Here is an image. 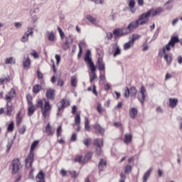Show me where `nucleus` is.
Returning a JSON list of instances; mask_svg holds the SVG:
<instances>
[{
  "mask_svg": "<svg viewBox=\"0 0 182 182\" xmlns=\"http://www.w3.org/2000/svg\"><path fill=\"white\" fill-rule=\"evenodd\" d=\"M179 42L180 40L178 36H171L169 42L162 49H159V56H160V58H163V55H164V58L168 65H171V62H173V57L166 53V50L167 52H170V50H171V48H174L176 46V43H178Z\"/></svg>",
  "mask_w": 182,
  "mask_h": 182,
  "instance_id": "f257e3e1",
  "label": "nucleus"
},
{
  "mask_svg": "<svg viewBox=\"0 0 182 182\" xmlns=\"http://www.w3.org/2000/svg\"><path fill=\"white\" fill-rule=\"evenodd\" d=\"M140 26V24L137 20L132 21L127 27L121 28H115L113 31V35L114 36V39H117L118 38H122V36H126V35H129L133 32L135 29Z\"/></svg>",
  "mask_w": 182,
  "mask_h": 182,
  "instance_id": "f03ea898",
  "label": "nucleus"
},
{
  "mask_svg": "<svg viewBox=\"0 0 182 182\" xmlns=\"http://www.w3.org/2000/svg\"><path fill=\"white\" fill-rule=\"evenodd\" d=\"M91 55L92 53H90V50H87L84 60L87 65H89V68L91 70V73H89L90 83H93V81L97 79V75H96V66H95V63L92 61Z\"/></svg>",
  "mask_w": 182,
  "mask_h": 182,
  "instance_id": "7ed1b4c3",
  "label": "nucleus"
},
{
  "mask_svg": "<svg viewBox=\"0 0 182 182\" xmlns=\"http://www.w3.org/2000/svg\"><path fill=\"white\" fill-rule=\"evenodd\" d=\"M36 106V107H41L42 116L44 119L49 117V113H50V110H52V105H50L49 101H46L43 106V102L42 100H39Z\"/></svg>",
  "mask_w": 182,
  "mask_h": 182,
  "instance_id": "20e7f679",
  "label": "nucleus"
},
{
  "mask_svg": "<svg viewBox=\"0 0 182 182\" xmlns=\"http://www.w3.org/2000/svg\"><path fill=\"white\" fill-rule=\"evenodd\" d=\"M38 144H39V141H34L31 146L29 154L27 156V158L25 160L26 168H31V167H32V164L33 163V160L35 159L33 150H35V148L36 146H38Z\"/></svg>",
  "mask_w": 182,
  "mask_h": 182,
  "instance_id": "39448f33",
  "label": "nucleus"
},
{
  "mask_svg": "<svg viewBox=\"0 0 182 182\" xmlns=\"http://www.w3.org/2000/svg\"><path fill=\"white\" fill-rule=\"evenodd\" d=\"M150 16H151V11H147L146 13H143L139 16L136 21L139 23V25L141 26L143 25H146L149 23V21H150Z\"/></svg>",
  "mask_w": 182,
  "mask_h": 182,
  "instance_id": "423d86ee",
  "label": "nucleus"
},
{
  "mask_svg": "<svg viewBox=\"0 0 182 182\" xmlns=\"http://www.w3.org/2000/svg\"><path fill=\"white\" fill-rule=\"evenodd\" d=\"M26 100L28 105V116L31 117V116H33V113L36 111V107L33 105L32 95L30 94L26 95Z\"/></svg>",
  "mask_w": 182,
  "mask_h": 182,
  "instance_id": "0eeeda50",
  "label": "nucleus"
},
{
  "mask_svg": "<svg viewBox=\"0 0 182 182\" xmlns=\"http://www.w3.org/2000/svg\"><path fill=\"white\" fill-rule=\"evenodd\" d=\"M11 167V173L12 174H16L18 171L21 169V161H19V159H15L12 161L11 164L10 166Z\"/></svg>",
  "mask_w": 182,
  "mask_h": 182,
  "instance_id": "6e6552de",
  "label": "nucleus"
},
{
  "mask_svg": "<svg viewBox=\"0 0 182 182\" xmlns=\"http://www.w3.org/2000/svg\"><path fill=\"white\" fill-rule=\"evenodd\" d=\"M70 103L69 102V100L63 99L61 100L58 104V116H60V112L65 109V107H68V106H70Z\"/></svg>",
  "mask_w": 182,
  "mask_h": 182,
  "instance_id": "1a4fd4ad",
  "label": "nucleus"
},
{
  "mask_svg": "<svg viewBox=\"0 0 182 182\" xmlns=\"http://www.w3.org/2000/svg\"><path fill=\"white\" fill-rule=\"evenodd\" d=\"M73 43V36L70 34L68 36L65 37V42L63 44V49L64 50H68L70 48V43Z\"/></svg>",
  "mask_w": 182,
  "mask_h": 182,
  "instance_id": "9d476101",
  "label": "nucleus"
},
{
  "mask_svg": "<svg viewBox=\"0 0 182 182\" xmlns=\"http://www.w3.org/2000/svg\"><path fill=\"white\" fill-rule=\"evenodd\" d=\"M146 87H144V85H141L139 91V93L141 95V97H138V100L141 105H144V101L146 100Z\"/></svg>",
  "mask_w": 182,
  "mask_h": 182,
  "instance_id": "9b49d317",
  "label": "nucleus"
},
{
  "mask_svg": "<svg viewBox=\"0 0 182 182\" xmlns=\"http://www.w3.org/2000/svg\"><path fill=\"white\" fill-rule=\"evenodd\" d=\"M48 100H55V90L49 88L46 92Z\"/></svg>",
  "mask_w": 182,
  "mask_h": 182,
  "instance_id": "f8f14e48",
  "label": "nucleus"
},
{
  "mask_svg": "<svg viewBox=\"0 0 182 182\" xmlns=\"http://www.w3.org/2000/svg\"><path fill=\"white\" fill-rule=\"evenodd\" d=\"M113 56L114 58H116V56H119V55H122V50L120 49V46L116 43L113 46Z\"/></svg>",
  "mask_w": 182,
  "mask_h": 182,
  "instance_id": "ddd939ff",
  "label": "nucleus"
},
{
  "mask_svg": "<svg viewBox=\"0 0 182 182\" xmlns=\"http://www.w3.org/2000/svg\"><path fill=\"white\" fill-rule=\"evenodd\" d=\"M93 128L95 130H96V132H97V133H99V134H101V136H105V128L102 127L100 124L97 123L93 125Z\"/></svg>",
  "mask_w": 182,
  "mask_h": 182,
  "instance_id": "4468645a",
  "label": "nucleus"
},
{
  "mask_svg": "<svg viewBox=\"0 0 182 182\" xmlns=\"http://www.w3.org/2000/svg\"><path fill=\"white\" fill-rule=\"evenodd\" d=\"M15 95H16L15 89L12 88L9 91V95H6V100L7 102H12V99H14V97H15Z\"/></svg>",
  "mask_w": 182,
  "mask_h": 182,
  "instance_id": "2eb2a0df",
  "label": "nucleus"
},
{
  "mask_svg": "<svg viewBox=\"0 0 182 182\" xmlns=\"http://www.w3.org/2000/svg\"><path fill=\"white\" fill-rule=\"evenodd\" d=\"M37 182H45V173L43 171H40L36 176Z\"/></svg>",
  "mask_w": 182,
  "mask_h": 182,
  "instance_id": "dca6fc26",
  "label": "nucleus"
},
{
  "mask_svg": "<svg viewBox=\"0 0 182 182\" xmlns=\"http://www.w3.org/2000/svg\"><path fill=\"white\" fill-rule=\"evenodd\" d=\"M106 167H107L106 161H105L104 159H100L98 164L99 171L100 172L105 171V170H106Z\"/></svg>",
  "mask_w": 182,
  "mask_h": 182,
  "instance_id": "f3484780",
  "label": "nucleus"
},
{
  "mask_svg": "<svg viewBox=\"0 0 182 182\" xmlns=\"http://www.w3.org/2000/svg\"><path fill=\"white\" fill-rule=\"evenodd\" d=\"M86 19L87 21H89V22L92 23V25H95V26H97V25L99 24V21H97V19H96V18L93 17V16L87 15L86 16Z\"/></svg>",
  "mask_w": 182,
  "mask_h": 182,
  "instance_id": "a211bd4d",
  "label": "nucleus"
},
{
  "mask_svg": "<svg viewBox=\"0 0 182 182\" xmlns=\"http://www.w3.org/2000/svg\"><path fill=\"white\" fill-rule=\"evenodd\" d=\"M151 171H153V167L149 168L144 174L142 182H147L149 180V177L151 174Z\"/></svg>",
  "mask_w": 182,
  "mask_h": 182,
  "instance_id": "6ab92c4d",
  "label": "nucleus"
},
{
  "mask_svg": "<svg viewBox=\"0 0 182 182\" xmlns=\"http://www.w3.org/2000/svg\"><path fill=\"white\" fill-rule=\"evenodd\" d=\"M149 11H151V16H157V15H160V14L163 12V9L161 7H159L158 9H156L155 10L154 9H151Z\"/></svg>",
  "mask_w": 182,
  "mask_h": 182,
  "instance_id": "aec40b11",
  "label": "nucleus"
},
{
  "mask_svg": "<svg viewBox=\"0 0 182 182\" xmlns=\"http://www.w3.org/2000/svg\"><path fill=\"white\" fill-rule=\"evenodd\" d=\"M137 113H139V112L137 111V108L135 107H132L131 109H129V117H131V119H136V116H137Z\"/></svg>",
  "mask_w": 182,
  "mask_h": 182,
  "instance_id": "412c9836",
  "label": "nucleus"
},
{
  "mask_svg": "<svg viewBox=\"0 0 182 182\" xmlns=\"http://www.w3.org/2000/svg\"><path fill=\"white\" fill-rule=\"evenodd\" d=\"M132 140H133V136L130 134H125L124 143H125V144H130V143H132Z\"/></svg>",
  "mask_w": 182,
  "mask_h": 182,
  "instance_id": "4be33fe9",
  "label": "nucleus"
},
{
  "mask_svg": "<svg viewBox=\"0 0 182 182\" xmlns=\"http://www.w3.org/2000/svg\"><path fill=\"white\" fill-rule=\"evenodd\" d=\"M135 6H136V1H134V0H130L129 2V8L132 14H134V12H136V9L134 8Z\"/></svg>",
  "mask_w": 182,
  "mask_h": 182,
  "instance_id": "5701e85b",
  "label": "nucleus"
},
{
  "mask_svg": "<svg viewBox=\"0 0 182 182\" xmlns=\"http://www.w3.org/2000/svg\"><path fill=\"white\" fill-rule=\"evenodd\" d=\"M97 65H98V70H105L106 68L105 67V63H103V59L99 58L97 60Z\"/></svg>",
  "mask_w": 182,
  "mask_h": 182,
  "instance_id": "b1692460",
  "label": "nucleus"
},
{
  "mask_svg": "<svg viewBox=\"0 0 182 182\" xmlns=\"http://www.w3.org/2000/svg\"><path fill=\"white\" fill-rule=\"evenodd\" d=\"M23 68H31V58H29V56H28L26 58L25 57L23 58Z\"/></svg>",
  "mask_w": 182,
  "mask_h": 182,
  "instance_id": "393cba45",
  "label": "nucleus"
},
{
  "mask_svg": "<svg viewBox=\"0 0 182 182\" xmlns=\"http://www.w3.org/2000/svg\"><path fill=\"white\" fill-rule=\"evenodd\" d=\"M93 145L95 146V147H102L103 146V139H94Z\"/></svg>",
  "mask_w": 182,
  "mask_h": 182,
  "instance_id": "a878e982",
  "label": "nucleus"
},
{
  "mask_svg": "<svg viewBox=\"0 0 182 182\" xmlns=\"http://www.w3.org/2000/svg\"><path fill=\"white\" fill-rule=\"evenodd\" d=\"M6 107H7V116H11L12 113V101H7L6 103Z\"/></svg>",
  "mask_w": 182,
  "mask_h": 182,
  "instance_id": "bb28decb",
  "label": "nucleus"
},
{
  "mask_svg": "<svg viewBox=\"0 0 182 182\" xmlns=\"http://www.w3.org/2000/svg\"><path fill=\"white\" fill-rule=\"evenodd\" d=\"M174 2V0H168L164 6H166V11H171L173 9V4Z\"/></svg>",
  "mask_w": 182,
  "mask_h": 182,
  "instance_id": "cd10ccee",
  "label": "nucleus"
},
{
  "mask_svg": "<svg viewBox=\"0 0 182 182\" xmlns=\"http://www.w3.org/2000/svg\"><path fill=\"white\" fill-rule=\"evenodd\" d=\"M70 85L72 87H76V86H77V77L76 75H73L71 77Z\"/></svg>",
  "mask_w": 182,
  "mask_h": 182,
  "instance_id": "c85d7f7f",
  "label": "nucleus"
},
{
  "mask_svg": "<svg viewBox=\"0 0 182 182\" xmlns=\"http://www.w3.org/2000/svg\"><path fill=\"white\" fill-rule=\"evenodd\" d=\"M42 90V85L39 84H36L33 87V93H35V95H38L39 92Z\"/></svg>",
  "mask_w": 182,
  "mask_h": 182,
  "instance_id": "c756f323",
  "label": "nucleus"
},
{
  "mask_svg": "<svg viewBox=\"0 0 182 182\" xmlns=\"http://www.w3.org/2000/svg\"><path fill=\"white\" fill-rule=\"evenodd\" d=\"M178 103V100L176 98L169 99V107H176Z\"/></svg>",
  "mask_w": 182,
  "mask_h": 182,
  "instance_id": "7c9ffc66",
  "label": "nucleus"
},
{
  "mask_svg": "<svg viewBox=\"0 0 182 182\" xmlns=\"http://www.w3.org/2000/svg\"><path fill=\"white\" fill-rule=\"evenodd\" d=\"M129 96H132V97H136V96H137V89H136L135 87H131Z\"/></svg>",
  "mask_w": 182,
  "mask_h": 182,
  "instance_id": "2f4dec72",
  "label": "nucleus"
},
{
  "mask_svg": "<svg viewBox=\"0 0 182 182\" xmlns=\"http://www.w3.org/2000/svg\"><path fill=\"white\" fill-rule=\"evenodd\" d=\"M133 45H134V43L131 40L129 42L125 43L124 44V50H129V49H130V48L133 46Z\"/></svg>",
  "mask_w": 182,
  "mask_h": 182,
  "instance_id": "473e14b6",
  "label": "nucleus"
},
{
  "mask_svg": "<svg viewBox=\"0 0 182 182\" xmlns=\"http://www.w3.org/2000/svg\"><path fill=\"white\" fill-rule=\"evenodd\" d=\"M15 63H16V61L15 60L14 57L8 58L5 60L6 65H12V64L15 65Z\"/></svg>",
  "mask_w": 182,
  "mask_h": 182,
  "instance_id": "72a5a7b5",
  "label": "nucleus"
},
{
  "mask_svg": "<svg viewBox=\"0 0 182 182\" xmlns=\"http://www.w3.org/2000/svg\"><path fill=\"white\" fill-rule=\"evenodd\" d=\"M45 133H48V136H53V132H52V129H50V124L48 123L47 126L46 127Z\"/></svg>",
  "mask_w": 182,
  "mask_h": 182,
  "instance_id": "f704fd0d",
  "label": "nucleus"
},
{
  "mask_svg": "<svg viewBox=\"0 0 182 182\" xmlns=\"http://www.w3.org/2000/svg\"><path fill=\"white\" fill-rule=\"evenodd\" d=\"M48 38L50 42H53L55 41V33H53V31L47 32Z\"/></svg>",
  "mask_w": 182,
  "mask_h": 182,
  "instance_id": "c9c22d12",
  "label": "nucleus"
},
{
  "mask_svg": "<svg viewBox=\"0 0 182 182\" xmlns=\"http://www.w3.org/2000/svg\"><path fill=\"white\" fill-rule=\"evenodd\" d=\"M22 123V117H21V112L17 113L16 115V124L19 126Z\"/></svg>",
  "mask_w": 182,
  "mask_h": 182,
  "instance_id": "e433bc0d",
  "label": "nucleus"
},
{
  "mask_svg": "<svg viewBox=\"0 0 182 182\" xmlns=\"http://www.w3.org/2000/svg\"><path fill=\"white\" fill-rule=\"evenodd\" d=\"M93 156V153L88 152L84 157L85 161H89V160H92V157Z\"/></svg>",
  "mask_w": 182,
  "mask_h": 182,
  "instance_id": "4c0bfd02",
  "label": "nucleus"
},
{
  "mask_svg": "<svg viewBox=\"0 0 182 182\" xmlns=\"http://www.w3.org/2000/svg\"><path fill=\"white\" fill-rule=\"evenodd\" d=\"M28 41H29V34H28V33H25L21 38V42L25 43L26 42H28Z\"/></svg>",
  "mask_w": 182,
  "mask_h": 182,
  "instance_id": "58836bf2",
  "label": "nucleus"
},
{
  "mask_svg": "<svg viewBox=\"0 0 182 182\" xmlns=\"http://www.w3.org/2000/svg\"><path fill=\"white\" fill-rule=\"evenodd\" d=\"M75 123L76 126H80V114H77L75 118Z\"/></svg>",
  "mask_w": 182,
  "mask_h": 182,
  "instance_id": "ea45409f",
  "label": "nucleus"
},
{
  "mask_svg": "<svg viewBox=\"0 0 182 182\" xmlns=\"http://www.w3.org/2000/svg\"><path fill=\"white\" fill-rule=\"evenodd\" d=\"M15 127V124L13 121L10 122L7 127V132H14V127Z\"/></svg>",
  "mask_w": 182,
  "mask_h": 182,
  "instance_id": "a19ab883",
  "label": "nucleus"
},
{
  "mask_svg": "<svg viewBox=\"0 0 182 182\" xmlns=\"http://www.w3.org/2000/svg\"><path fill=\"white\" fill-rule=\"evenodd\" d=\"M85 132H90V126H89V119H86L85 122Z\"/></svg>",
  "mask_w": 182,
  "mask_h": 182,
  "instance_id": "79ce46f5",
  "label": "nucleus"
},
{
  "mask_svg": "<svg viewBox=\"0 0 182 182\" xmlns=\"http://www.w3.org/2000/svg\"><path fill=\"white\" fill-rule=\"evenodd\" d=\"M69 174H70L73 178H77V176H79L76 171H70Z\"/></svg>",
  "mask_w": 182,
  "mask_h": 182,
  "instance_id": "37998d69",
  "label": "nucleus"
},
{
  "mask_svg": "<svg viewBox=\"0 0 182 182\" xmlns=\"http://www.w3.org/2000/svg\"><path fill=\"white\" fill-rule=\"evenodd\" d=\"M124 173L126 174H129V173H132V165H127L125 166Z\"/></svg>",
  "mask_w": 182,
  "mask_h": 182,
  "instance_id": "c03bdc74",
  "label": "nucleus"
},
{
  "mask_svg": "<svg viewBox=\"0 0 182 182\" xmlns=\"http://www.w3.org/2000/svg\"><path fill=\"white\" fill-rule=\"evenodd\" d=\"M12 144H14V141H10L8 142L6 145V153H9V151L11 150V147H12Z\"/></svg>",
  "mask_w": 182,
  "mask_h": 182,
  "instance_id": "a18cd8bd",
  "label": "nucleus"
},
{
  "mask_svg": "<svg viewBox=\"0 0 182 182\" xmlns=\"http://www.w3.org/2000/svg\"><path fill=\"white\" fill-rule=\"evenodd\" d=\"M58 31L60 34V39H64L65 38V33H63V31H62V28L60 27H58Z\"/></svg>",
  "mask_w": 182,
  "mask_h": 182,
  "instance_id": "49530a36",
  "label": "nucleus"
},
{
  "mask_svg": "<svg viewBox=\"0 0 182 182\" xmlns=\"http://www.w3.org/2000/svg\"><path fill=\"white\" fill-rule=\"evenodd\" d=\"M92 141L91 139H85L83 141V144L86 146V147H89V145L90 144V142Z\"/></svg>",
  "mask_w": 182,
  "mask_h": 182,
  "instance_id": "de8ad7c7",
  "label": "nucleus"
},
{
  "mask_svg": "<svg viewBox=\"0 0 182 182\" xmlns=\"http://www.w3.org/2000/svg\"><path fill=\"white\" fill-rule=\"evenodd\" d=\"M105 38L106 39H107V41H112V39H113V33L110 32H107Z\"/></svg>",
  "mask_w": 182,
  "mask_h": 182,
  "instance_id": "09e8293b",
  "label": "nucleus"
},
{
  "mask_svg": "<svg viewBox=\"0 0 182 182\" xmlns=\"http://www.w3.org/2000/svg\"><path fill=\"white\" fill-rule=\"evenodd\" d=\"M27 33L29 36H32L33 35V28L28 27L27 28Z\"/></svg>",
  "mask_w": 182,
  "mask_h": 182,
  "instance_id": "8fccbe9b",
  "label": "nucleus"
},
{
  "mask_svg": "<svg viewBox=\"0 0 182 182\" xmlns=\"http://www.w3.org/2000/svg\"><path fill=\"white\" fill-rule=\"evenodd\" d=\"M62 136V126L60 125L57 129V137Z\"/></svg>",
  "mask_w": 182,
  "mask_h": 182,
  "instance_id": "3c124183",
  "label": "nucleus"
},
{
  "mask_svg": "<svg viewBox=\"0 0 182 182\" xmlns=\"http://www.w3.org/2000/svg\"><path fill=\"white\" fill-rule=\"evenodd\" d=\"M139 38H140V36H139L137 34H133L132 36L131 41L134 43V41H137V39H139Z\"/></svg>",
  "mask_w": 182,
  "mask_h": 182,
  "instance_id": "603ef678",
  "label": "nucleus"
},
{
  "mask_svg": "<svg viewBox=\"0 0 182 182\" xmlns=\"http://www.w3.org/2000/svg\"><path fill=\"white\" fill-rule=\"evenodd\" d=\"M129 96H130V89H129V87H126L124 97H129Z\"/></svg>",
  "mask_w": 182,
  "mask_h": 182,
  "instance_id": "864d4df0",
  "label": "nucleus"
},
{
  "mask_svg": "<svg viewBox=\"0 0 182 182\" xmlns=\"http://www.w3.org/2000/svg\"><path fill=\"white\" fill-rule=\"evenodd\" d=\"M26 132V126H23L19 130H18V133H20V134H25V132Z\"/></svg>",
  "mask_w": 182,
  "mask_h": 182,
  "instance_id": "5fc2aeb1",
  "label": "nucleus"
},
{
  "mask_svg": "<svg viewBox=\"0 0 182 182\" xmlns=\"http://www.w3.org/2000/svg\"><path fill=\"white\" fill-rule=\"evenodd\" d=\"M97 112H98V113H102L103 112V108H102V104L100 103L97 104Z\"/></svg>",
  "mask_w": 182,
  "mask_h": 182,
  "instance_id": "6e6d98bb",
  "label": "nucleus"
},
{
  "mask_svg": "<svg viewBox=\"0 0 182 182\" xmlns=\"http://www.w3.org/2000/svg\"><path fill=\"white\" fill-rule=\"evenodd\" d=\"M82 156H75L74 161H75V163H80V161H82Z\"/></svg>",
  "mask_w": 182,
  "mask_h": 182,
  "instance_id": "4d7b16f0",
  "label": "nucleus"
},
{
  "mask_svg": "<svg viewBox=\"0 0 182 182\" xmlns=\"http://www.w3.org/2000/svg\"><path fill=\"white\" fill-rule=\"evenodd\" d=\"M31 56H33V58L35 59H38V58H39V54H38V53L36 52V50H33L31 53Z\"/></svg>",
  "mask_w": 182,
  "mask_h": 182,
  "instance_id": "13d9d810",
  "label": "nucleus"
},
{
  "mask_svg": "<svg viewBox=\"0 0 182 182\" xmlns=\"http://www.w3.org/2000/svg\"><path fill=\"white\" fill-rule=\"evenodd\" d=\"M77 139V136L76 135V133H73L70 138V141H76Z\"/></svg>",
  "mask_w": 182,
  "mask_h": 182,
  "instance_id": "bf43d9fd",
  "label": "nucleus"
},
{
  "mask_svg": "<svg viewBox=\"0 0 182 182\" xmlns=\"http://www.w3.org/2000/svg\"><path fill=\"white\" fill-rule=\"evenodd\" d=\"M114 127H121V130H123V125L121 122H114Z\"/></svg>",
  "mask_w": 182,
  "mask_h": 182,
  "instance_id": "052dcab7",
  "label": "nucleus"
},
{
  "mask_svg": "<svg viewBox=\"0 0 182 182\" xmlns=\"http://www.w3.org/2000/svg\"><path fill=\"white\" fill-rule=\"evenodd\" d=\"M37 77L38 79H43V74L39 70H37Z\"/></svg>",
  "mask_w": 182,
  "mask_h": 182,
  "instance_id": "680f3d73",
  "label": "nucleus"
},
{
  "mask_svg": "<svg viewBox=\"0 0 182 182\" xmlns=\"http://www.w3.org/2000/svg\"><path fill=\"white\" fill-rule=\"evenodd\" d=\"M95 151L97 156H100L102 154V147H97Z\"/></svg>",
  "mask_w": 182,
  "mask_h": 182,
  "instance_id": "e2e57ef3",
  "label": "nucleus"
},
{
  "mask_svg": "<svg viewBox=\"0 0 182 182\" xmlns=\"http://www.w3.org/2000/svg\"><path fill=\"white\" fill-rule=\"evenodd\" d=\"M14 26L17 29H19V28H22V23H19V22H16V23H14Z\"/></svg>",
  "mask_w": 182,
  "mask_h": 182,
  "instance_id": "0e129e2a",
  "label": "nucleus"
},
{
  "mask_svg": "<svg viewBox=\"0 0 182 182\" xmlns=\"http://www.w3.org/2000/svg\"><path fill=\"white\" fill-rule=\"evenodd\" d=\"M86 45V42H85V41H80L78 44L79 46V49H82V48H83V46H85Z\"/></svg>",
  "mask_w": 182,
  "mask_h": 182,
  "instance_id": "69168bd1",
  "label": "nucleus"
},
{
  "mask_svg": "<svg viewBox=\"0 0 182 182\" xmlns=\"http://www.w3.org/2000/svg\"><path fill=\"white\" fill-rule=\"evenodd\" d=\"M33 171H35V169L31 168L30 172H29V178L33 179Z\"/></svg>",
  "mask_w": 182,
  "mask_h": 182,
  "instance_id": "338daca9",
  "label": "nucleus"
},
{
  "mask_svg": "<svg viewBox=\"0 0 182 182\" xmlns=\"http://www.w3.org/2000/svg\"><path fill=\"white\" fill-rule=\"evenodd\" d=\"M55 60L57 62V65H59V63H60V55L56 54L55 55Z\"/></svg>",
  "mask_w": 182,
  "mask_h": 182,
  "instance_id": "774afa93",
  "label": "nucleus"
}]
</instances>
